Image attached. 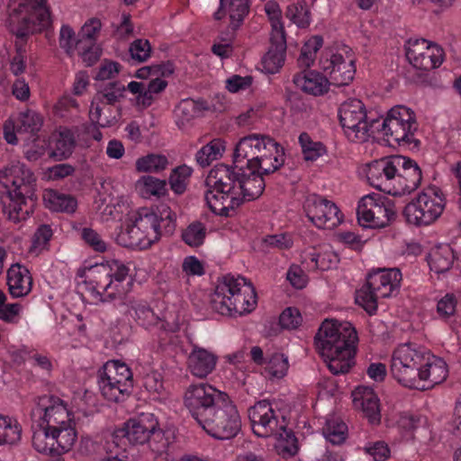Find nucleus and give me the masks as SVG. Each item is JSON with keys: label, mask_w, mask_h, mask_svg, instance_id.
I'll return each instance as SVG.
<instances>
[{"label": "nucleus", "mask_w": 461, "mask_h": 461, "mask_svg": "<svg viewBox=\"0 0 461 461\" xmlns=\"http://www.w3.org/2000/svg\"><path fill=\"white\" fill-rule=\"evenodd\" d=\"M59 41L60 48L68 54H71L75 49L80 50L83 45L81 39L77 41L74 30L67 24L61 26Z\"/></svg>", "instance_id": "obj_56"}, {"label": "nucleus", "mask_w": 461, "mask_h": 461, "mask_svg": "<svg viewBox=\"0 0 461 461\" xmlns=\"http://www.w3.org/2000/svg\"><path fill=\"white\" fill-rule=\"evenodd\" d=\"M323 40L321 36L314 35L309 38L302 47L297 59L301 68H308L313 65L318 50L321 48Z\"/></svg>", "instance_id": "obj_46"}, {"label": "nucleus", "mask_w": 461, "mask_h": 461, "mask_svg": "<svg viewBox=\"0 0 461 461\" xmlns=\"http://www.w3.org/2000/svg\"><path fill=\"white\" fill-rule=\"evenodd\" d=\"M372 126L382 132L386 140L392 144H410L414 140L418 129L415 113L404 105L391 108L384 119L374 120Z\"/></svg>", "instance_id": "obj_13"}, {"label": "nucleus", "mask_w": 461, "mask_h": 461, "mask_svg": "<svg viewBox=\"0 0 461 461\" xmlns=\"http://www.w3.org/2000/svg\"><path fill=\"white\" fill-rule=\"evenodd\" d=\"M97 385L105 400L122 402L133 387L132 372L125 363L109 360L97 372Z\"/></svg>", "instance_id": "obj_12"}, {"label": "nucleus", "mask_w": 461, "mask_h": 461, "mask_svg": "<svg viewBox=\"0 0 461 461\" xmlns=\"http://www.w3.org/2000/svg\"><path fill=\"white\" fill-rule=\"evenodd\" d=\"M227 396L207 383L194 384L185 390L184 403L198 423Z\"/></svg>", "instance_id": "obj_20"}, {"label": "nucleus", "mask_w": 461, "mask_h": 461, "mask_svg": "<svg viewBox=\"0 0 461 461\" xmlns=\"http://www.w3.org/2000/svg\"><path fill=\"white\" fill-rule=\"evenodd\" d=\"M390 370L400 384L418 390L433 388L448 375L444 359L414 343L401 344L393 350Z\"/></svg>", "instance_id": "obj_3"}, {"label": "nucleus", "mask_w": 461, "mask_h": 461, "mask_svg": "<svg viewBox=\"0 0 461 461\" xmlns=\"http://www.w3.org/2000/svg\"><path fill=\"white\" fill-rule=\"evenodd\" d=\"M135 189L145 199L151 196L159 197L166 193V181L151 176H143L136 182Z\"/></svg>", "instance_id": "obj_43"}, {"label": "nucleus", "mask_w": 461, "mask_h": 461, "mask_svg": "<svg viewBox=\"0 0 461 461\" xmlns=\"http://www.w3.org/2000/svg\"><path fill=\"white\" fill-rule=\"evenodd\" d=\"M338 261V256L332 251L327 250L319 253L315 249H312L304 254L303 264L309 270L326 271L336 267Z\"/></svg>", "instance_id": "obj_37"}, {"label": "nucleus", "mask_w": 461, "mask_h": 461, "mask_svg": "<svg viewBox=\"0 0 461 461\" xmlns=\"http://www.w3.org/2000/svg\"><path fill=\"white\" fill-rule=\"evenodd\" d=\"M264 9L271 23L270 35L285 34L279 5L275 1H268L265 4Z\"/></svg>", "instance_id": "obj_55"}, {"label": "nucleus", "mask_w": 461, "mask_h": 461, "mask_svg": "<svg viewBox=\"0 0 461 461\" xmlns=\"http://www.w3.org/2000/svg\"><path fill=\"white\" fill-rule=\"evenodd\" d=\"M7 285L13 297L27 295L32 285L29 270L20 265H13L7 271Z\"/></svg>", "instance_id": "obj_32"}, {"label": "nucleus", "mask_w": 461, "mask_h": 461, "mask_svg": "<svg viewBox=\"0 0 461 461\" xmlns=\"http://www.w3.org/2000/svg\"><path fill=\"white\" fill-rule=\"evenodd\" d=\"M364 452L374 461H385L390 457V448L384 441L368 442L363 447Z\"/></svg>", "instance_id": "obj_60"}, {"label": "nucleus", "mask_w": 461, "mask_h": 461, "mask_svg": "<svg viewBox=\"0 0 461 461\" xmlns=\"http://www.w3.org/2000/svg\"><path fill=\"white\" fill-rule=\"evenodd\" d=\"M14 12V10L12 11ZM7 23L10 32L15 36V54L11 59L10 69L15 76L23 74L26 68L27 41L31 34L41 32L51 23L47 20L46 11L41 9L39 21H29L28 16H20L11 13Z\"/></svg>", "instance_id": "obj_11"}, {"label": "nucleus", "mask_w": 461, "mask_h": 461, "mask_svg": "<svg viewBox=\"0 0 461 461\" xmlns=\"http://www.w3.org/2000/svg\"><path fill=\"white\" fill-rule=\"evenodd\" d=\"M128 450L133 445L149 443L152 452L168 460L171 453L170 431L158 429V420L151 412H141L129 419L122 428L116 429L111 435Z\"/></svg>", "instance_id": "obj_7"}, {"label": "nucleus", "mask_w": 461, "mask_h": 461, "mask_svg": "<svg viewBox=\"0 0 461 461\" xmlns=\"http://www.w3.org/2000/svg\"><path fill=\"white\" fill-rule=\"evenodd\" d=\"M210 303L219 314L237 317L254 311L258 300L253 285L246 278L225 275L218 278Z\"/></svg>", "instance_id": "obj_9"}, {"label": "nucleus", "mask_w": 461, "mask_h": 461, "mask_svg": "<svg viewBox=\"0 0 461 461\" xmlns=\"http://www.w3.org/2000/svg\"><path fill=\"white\" fill-rule=\"evenodd\" d=\"M401 160L397 156L374 160L365 167V174L370 185L396 196L397 171L401 168Z\"/></svg>", "instance_id": "obj_23"}, {"label": "nucleus", "mask_w": 461, "mask_h": 461, "mask_svg": "<svg viewBox=\"0 0 461 461\" xmlns=\"http://www.w3.org/2000/svg\"><path fill=\"white\" fill-rule=\"evenodd\" d=\"M43 201L47 208L58 212L72 213L77 207L73 195L54 189L44 191Z\"/></svg>", "instance_id": "obj_34"}, {"label": "nucleus", "mask_w": 461, "mask_h": 461, "mask_svg": "<svg viewBox=\"0 0 461 461\" xmlns=\"http://www.w3.org/2000/svg\"><path fill=\"white\" fill-rule=\"evenodd\" d=\"M302 321L303 318L299 310L294 307L285 309L279 317L281 327L287 330L296 329Z\"/></svg>", "instance_id": "obj_62"}, {"label": "nucleus", "mask_w": 461, "mask_h": 461, "mask_svg": "<svg viewBox=\"0 0 461 461\" xmlns=\"http://www.w3.org/2000/svg\"><path fill=\"white\" fill-rule=\"evenodd\" d=\"M358 337L350 322L325 320L315 337L318 353L333 375L348 373L355 364Z\"/></svg>", "instance_id": "obj_5"}, {"label": "nucleus", "mask_w": 461, "mask_h": 461, "mask_svg": "<svg viewBox=\"0 0 461 461\" xmlns=\"http://www.w3.org/2000/svg\"><path fill=\"white\" fill-rule=\"evenodd\" d=\"M129 54L132 64L145 62L151 55V45L146 39H136L130 45Z\"/></svg>", "instance_id": "obj_54"}, {"label": "nucleus", "mask_w": 461, "mask_h": 461, "mask_svg": "<svg viewBox=\"0 0 461 461\" xmlns=\"http://www.w3.org/2000/svg\"><path fill=\"white\" fill-rule=\"evenodd\" d=\"M293 82L304 93L315 96L327 93L330 85L326 76L315 70H303L294 75Z\"/></svg>", "instance_id": "obj_30"}, {"label": "nucleus", "mask_w": 461, "mask_h": 461, "mask_svg": "<svg viewBox=\"0 0 461 461\" xmlns=\"http://www.w3.org/2000/svg\"><path fill=\"white\" fill-rule=\"evenodd\" d=\"M405 49L408 60L417 68L429 70L438 68L443 62V50L425 39H410Z\"/></svg>", "instance_id": "obj_24"}, {"label": "nucleus", "mask_w": 461, "mask_h": 461, "mask_svg": "<svg viewBox=\"0 0 461 461\" xmlns=\"http://www.w3.org/2000/svg\"><path fill=\"white\" fill-rule=\"evenodd\" d=\"M127 264L120 260H112L106 265L91 267L86 276V287L94 297L103 303L122 297L131 290L132 277Z\"/></svg>", "instance_id": "obj_10"}, {"label": "nucleus", "mask_w": 461, "mask_h": 461, "mask_svg": "<svg viewBox=\"0 0 461 461\" xmlns=\"http://www.w3.org/2000/svg\"><path fill=\"white\" fill-rule=\"evenodd\" d=\"M22 426L14 418L0 414V446L14 445L21 439Z\"/></svg>", "instance_id": "obj_41"}, {"label": "nucleus", "mask_w": 461, "mask_h": 461, "mask_svg": "<svg viewBox=\"0 0 461 461\" xmlns=\"http://www.w3.org/2000/svg\"><path fill=\"white\" fill-rule=\"evenodd\" d=\"M226 5H228L230 26L235 30L249 13V0H220V7L214 13L216 20H221L225 15L223 9Z\"/></svg>", "instance_id": "obj_36"}, {"label": "nucleus", "mask_w": 461, "mask_h": 461, "mask_svg": "<svg viewBox=\"0 0 461 461\" xmlns=\"http://www.w3.org/2000/svg\"><path fill=\"white\" fill-rule=\"evenodd\" d=\"M303 211L309 221L319 229L332 230L344 220L335 203L315 194L305 198Z\"/></svg>", "instance_id": "obj_22"}, {"label": "nucleus", "mask_w": 461, "mask_h": 461, "mask_svg": "<svg viewBox=\"0 0 461 461\" xmlns=\"http://www.w3.org/2000/svg\"><path fill=\"white\" fill-rule=\"evenodd\" d=\"M205 236L206 229L203 224L199 221L189 224L182 231L181 235L183 241L190 247L201 246L204 241Z\"/></svg>", "instance_id": "obj_51"}, {"label": "nucleus", "mask_w": 461, "mask_h": 461, "mask_svg": "<svg viewBox=\"0 0 461 461\" xmlns=\"http://www.w3.org/2000/svg\"><path fill=\"white\" fill-rule=\"evenodd\" d=\"M188 324L183 322L181 330L186 343L189 344L190 352L187 355V368L190 373L197 378H206L211 375L217 365L218 356L212 350L192 344L191 338L187 333Z\"/></svg>", "instance_id": "obj_25"}, {"label": "nucleus", "mask_w": 461, "mask_h": 461, "mask_svg": "<svg viewBox=\"0 0 461 461\" xmlns=\"http://www.w3.org/2000/svg\"><path fill=\"white\" fill-rule=\"evenodd\" d=\"M172 211L161 204L157 211L141 207L127 214L116 241L119 245L131 249H149L163 234L173 233Z\"/></svg>", "instance_id": "obj_4"}, {"label": "nucleus", "mask_w": 461, "mask_h": 461, "mask_svg": "<svg viewBox=\"0 0 461 461\" xmlns=\"http://www.w3.org/2000/svg\"><path fill=\"white\" fill-rule=\"evenodd\" d=\"M42 117L36 111L27 109L11 117L4 124V137L7 143L16 144V134H30L34 136L41 130Z\"/></svg>", "instance_id": "obj_26"}, {"label": "nucleus", "mask_w": 461, "mask_h": 461, "mask_svg": "<svg viewBox=\"0 0 461 461\" xmlns=\"http://www.w3.org/2000/svg\"><path fill=\"white\" fill-rule=\"evenodd\" d=\"M340 125L346 137L353 142L366 141L375 126L367 122L366 111L359 99H348L339 109Z\"/></svg>", "instance_id": "obj_16"}, {"label": "nucleus", "mask_w": 461, "mask_h": 461, "mask_svg": "<svg viewBox=\"0 0 461 461\" xmlns=\"http://www.w3.org/2000/svg\"><path fill=\"white\" fill-rule=\"evenodd\" d=\"M299 142L306 160H316L325 152L323 145L321 142L313 141L305 132L300 134Z\"/></svg>", "instance_id": "obj_53"}, {"label": "nucleus", "mask_w": 461, "mask_h": 461, "mask_svg": "<svg viewBox=\"0 0 461 461\" xmlns=\"http://www.w3.org/2000/svg\"><path fill=\"white\" fill-rule=\"evenodd\" d=\"M453 260V251L446 245L437 248L430 253L429 264L430 269L436 273H444L451 267Z\"/></svg>", "instance_id": "obj_44"}, {"label": "nucleus", "mask_w": 461, "mask_h": 461, "mask_svg": "<svg viewBox=\"0 0 461 461\" xmlns=\"http://www.w3.org/2000/svg\"><path fill=\"white\" fill-rule=\"evenodd\" d=\"M353 404L368 421L378 424L381 420L380 403L376 393L369 386L360 385L352 392Z\"/></svg>", "instance_id": "obj_28"}, {"label": "nucleus", "mask_w": 461, "mask_h": 461, "mask_svg": "<svg viewBox=\"0 0 461 461\" xmlns=\"http://www.w3.org/2000/svg\"><path fill=\"white\" fill-rule=\"evenodd\" d=\"M76 135V145L80 148H90L94 142L99 143L103 133L95 124L82 125L72 128ZM96 149L101 150L100 145L96 144Z\"/></svg>", "instance_id": "obj_42"}, {"label": "nucleus", "mask_w": 461, "mask_h": 461, "mask_svg": "<svg viewBox=\"0 0 461 461\" xmlns=\"http://www.w3.org/2000/svg\"><path fill=\"white\" fill-rule=\"evenodd\" d=\"M17 14L20 16H28L29 21H39L41 16V9L46 11L47 20L50 21V14L45 0H18L12 3L7 7L8 18H11V13Z\"/></svg>", "instance_id": "obj_35"}, {"label": "nucleus", "mask_w": 461, "mask_h": 461, "mask_svg": "<svg viewBox=\"0 0 461 461\" xmlns=\"http://www.w3.org/2000/svg\"><path fill=\"white\" fill-rule=\"evenodd\" d=\"M286 17L300 28H306L311 23V15L304 0H297L287 6Z\"/></svg>", "instance_id": "obj_47"}, {"label": "nucleus", "mask_w": 461, "mask_h": 461, "mask_svg": "<svg viewBox=\"0 0 461 461\" xmlns=\"http://www.w3.org/2000/svg\"><path fill=\"white\" fill-rule=\"evenodd\" d=\"M356 57L348 46L326 53L320 60L321 69L329 76L330 85L348 86L356 73Z\"/></svg>", "instance_id": "obj_19"}, {"label": "nucleus", "mask_w": 461, "mask_h": 461, "mask_svg": "<svg viewBox=\"0 0 461 461\" xmlns=\"http://www.w3.org/2000/svg\"><path fill=\"white\" fill-rule=\"evenodd\" d=\"M286 279L295 289H303L308 283V277L298 265H292L286 273Z\"/></svg>", "instance_id": "obj_64"}, {"label": "nucleus", "mask_w": 461, "mask_h": 461, "mask_svg": "<svg viewBox=\"0 0 461 461\" xmlns=\"http://www.w3.org/2000/svg\"><path fill=\"white\" fill-rule=\"evenodd\" d=\"M348 431L347 425L337 418L327 420L323 428V435L332 444H340L346 439Z\"/></svg>", "instance_id": "obj_50"}, {"label": "nucleus", "mask_w": 461, "mask_h": 461, "mask_svg": "<svg viewBox=\"0 0 461 461\" xmlns=\"http://www.w3.org/2000/svg\"><path fill=\"white\" fill-rule=\"evenodd\" d=\"M285 50V34L270 35L269 50L262 59L263 68L267 73H276L283 67Z\"/></svg>", "instance_id": "obj_31"}, {"label": "nucleus", "mask_w": 461, "mask_h": 461, "mask_svg": "<svg viewBox=\"0 0 461 461\" xmlns=\"http://www.w3.org/2000/svg\"><path fill=\"white\" fill-rule=\"evenodd\" d=\"M127 312L136 323L145 330H157L161 345L173 343V328L166 317H158L149 303L142 299H133L127 306Z\"/></svg>", "instance_id": "obj_21"}, {"label": "nucleus", "mask_w": 461, "mask_h": 461, "mask_svg": "<svg viewBox=\"0 0 461 461\" xmlns=\"http://www.w3.org/2000/svg\"><path fill=\"white\" fill-rule=\"evenodd\" d=\"M34 183L33 173L20 161L0 173V198L8 220L20 222L32 212Z\"/></svg>", "instance_id": "obj_6"}, {"label": "nucleus", "mask_w": 461, "mask_h": 461, "mask_svg": "<svg viewBox=\"0 0 461 461\" xmlns=\"http://www.w3.org/2000/svg\"><path fill=\"white\" fill-rule=\"evenodd\" d=\"M401 160V168L397 171L396 196L408 194L420 185L422 174L418 164L406 157L397 156Z\"/></svg>", "instance_id": "obj_27"}, {"label": "nucleus", "mask_w": 461, "mask_h": 461, "mask_svg": "<svg viewBox=\"0 0 461 461\" xmlns=\"http://www.w3.org/2000/svg\"><path fill=\"white\" fill-rule=\"evenodd\" d=\"M193 174V168L185 164L175 167V194L185 192Z\"/></svg>", "instance_id": "obj_58"}, {"label": "nucleus", "mask_w": 461, "mask_h": 461, "mask_svg": "<svg viewBox=\"0 0 461 461\" xmlns=\"http://www.w3.org/2000/svg\"><path fill=\"white\" fill-rule=\"evenodd\" d=\"M272 437L276 439L274 447L278 456L289 458L297 454L299 449L297 438L291 430L287 429V427Z\"/></svg>", "instance_id": "obj_39"}, {"label": "nucleus", "mask_w": 461, "mask_h": 461, "mask_svg": "<svg viewBox=\"0 0 461 461\" xmlns=\"http://www.w3.org/2000/svg\"><path fill=\"white\" fill-rule=\"evenodd\" d=\"M248 414L252 430L258 437L270 438L287 427V421L275 402L259 401L249 409Z\"/></svg>", "instance_id": "obj_18"}, {"label": "nucleus", "mask_w": 461, "mask_h": 461, "mask_svg": "<svg viewBox=\"0 0 461 461\" xmlns=\"http://www.w3.org/2000/svg\"><path fill=\"white\" fill-rule=\"evenodd\" d=\"M225 150L224 141L221 139H214L203 146L196 153V161L202 167L209 166L212 161L221 158Z\"/></svg>", "instance_id": "obj_45"}, {"label": "nucleus", "mask_w": 461, "mask_h": 461, "mask_svg": "<svg viewBox=\"0 0 461 461\" xmlns=\"http://www.w3.org/2000/svg\"><path fill=\"white\" fill-rule=\"evenodd\" d=\"M121 117L119 105L108 104L93 100L90 110L91 120L102 128L113 126Z\"/></svg>", "instance_id": "obj_33"}, {"label": "nucleus", "mask_w": 461, "mask_h": 461, "mask_svg": "<svg viewBox=\"0 0 461 461\" xmlns=\"http://www.w3.org/2000/svg\"><path fill=\"white\" fill-rule=\"evenodd\" d=\"M445 206L441 190L436 185H429L405 206L403 213L409 223L427 226L440 217Z\"/></svg>", "instance_id": "obj_14"}, {"label": "nucleus", "mask_w": 461, "mask_h": 461, "mask_svg": "<svg viewBox=\"0 0 461 461\" xmlns=\"http://www.w3.org/2000/svg\"><path fill=\"white\" fill-rule=\"evenodd\" d=\"M31 420L32 443L37 452L60 456L72 449L77 433L74 415L64 400L51 394L36 398Z\"/></svg>", "instance_id": "obj_1"}, {"label": "nucleus", "mask_w": 461, "mask_h": 461, "mask_svg": "<svg viewBox=\"0 0 461 461\" xmlns=\"http://www.w3.org/2000/svg\"><path fill=\"white\" fill-rule=\"evenodd\" d=\"M260 171H247L218 164L206 177L205 201L215 214L230 216L245 201L258 199L265 190Z\"/></svg>", "instance_id": "obj_2"}, {"label": "nucleus", "mask_w": 461, "mask_h": 461, "mask_svg": "<svg viewBox=\"0 0 461 461\" xmlns=\"http://www.w3.org/2000/svg\"><path fill=\"white\" fill-rule=\"evenodd\" d=\"M198 424L210 436L225 440L232 438L238 434L241 427V420L236 406L227 396Z\"/></svg>", "instance_id": "obj_15"}, {"label": "nucleus", "mask_w": 461, "mask_h": 461, "mask_svg": "<svg viewBox=\"0 0 461 461\" xmlns=\"http://www.w3.org/2000/svg\"><path fill=\"white\" fill-rule=\"evenodd\" d=\"M285 162L284 149L272 138L251 134L243 137L234 151L235 168L257 169L266 175L277 170Z\"/></svg>", "instance_id": "obj_8"}, {"label": "nucleus", "mask_w": 461, "mask_h": 461, "mask_svg": "<svg viewBox=\"0 0 461 461\" xmlns=\"http://www.w3.org/2000/svg\"><path fill=\"white\" fill-rule=\"evenodd\" d=\"M102 28L101 21L97 18H91L87 20L80 31V37L83 41L86 43H95V41L100 33Z\"/></svg>", "instance_id": "obj_61"}, {"label": "nucleus", "mask_w": 461, "mask_h": 461, "mask_svg": "<svg viewBox=\"0 0 461 461\" xmlns=\"http://www.w3.org/2000/svg\"><path fill=\"white\" fill-rule=\"evenodd\" d=\"M125 91L126 87L122 83L111 81L104 86L103 90L94 99L108 104L117 105L124 97Z\"/></svg>", "instance_id": "obj_48"}, {"label": "nucleus", "mask_w": 461, "mask_h": 461, "mask_svg": "<svg viewBox=\"0 0 461 461\" xmlns=\"http://www.w3.org/2000/svg\"><path fill=\"white\" fill-rule=\"evenodd\" d=\"M253 83L251 76L232 75L225 80V88L232 94L249 89Z\"/></svg>", "instance_id": "obj_63"}, {"label": "nucleus", "mask_w": 461, "mask_h": 461, "mask_svg": "<svg viewBox=\"0 0 461 461\" xmlns=\"http://www.w3.org/2000/svg\"><path fill=\"white\" fill-rule=\"evenodd\" d=\"M76 135L72 128H60L55 142L53 155L59 159L68 158L74 151Z\"/></svg>", "instance_id": "obj_40"}, {"label": "nucleus", "mask_w": 461, "mask_h": 461, "mask_svg": "<svg viewBox=\"0 0 461 461\" xmlns=\"http://www.w3.org/2000/svg\"><path fill=\"white\" fill-rule=\"evenodd\" d=\"M381 298L376 291L371 288L368 281L356 294V303L369 314H374L377 310V300Z\"/></svg>", "instance_id": "obj_49"}, {"label": "nucleus", "mask_w": 461, "mask_h": 461, "mask_svg": "<svg viewBox=\"0 0 461 461\" xmlns=\"http://www.w3.org/2000/svg\"><path fill=\"white\" fill-rule=\"evenodd\" d=\"M289 369L288 357L281 353H274L267 357L262 374L270 380L282 379Z\"/></svg>", "instance_id": "obj_38"}, {"label": "nucleus", "mask_w": 461, "mask_h": 461, "mask_svg": "<svg viewBox=\"0 0 461 461\" xmlns=\"http://www.w3.org/2000/svg\"><path fill=\"white\" fill-rule=\"evenodd\" d=\"M167 164V159L165 156L158 154H149L137 159L136 169L139 172H158L164 169Z\"/></svg>", "instance_id": "obj_52"}, {"label": "nucleus", "mask_w": 461, "mask_h": 461, "mask_svg": "<svg viewBox=\"0 0 461 461\" xmlns=\"http://www.w3.org/2000/svg\"><path fill=\"white\" fill-rule=\"evenodd\" d=\"M103 447L106 452V456L103 461H124L128 457V449L126 447H121V444L112 437H109V438L105 440Z\"/></svg>", "instance_id": "obj_57"}, {"label": "nucleus", "mask_w": 461, "mask_h": 461, "mask_svg": "<svg viewBox=\"0 0 461 461\" xmlns=\"http://www.w3.org/2000/svg\"><path fill=\"white\" fill-rule=\"evenodd\" d=\"M357 221L364 228L380 229L390 224L395 215L394 206L387 198L376 194L363 196L357 208Z\"/></svg>", "instance_id": "obj_17"}, {"label": "nucleus", "mask_w": 461, "mask_h": 461, "mask_svg": "<svg viewBox=\"0 0 461 461\" xmlns=\"http://www.w3.org/2000/svg\"><path fill=\"white\" fill-rule=\"evenodd\" d=\"M81 238L85 243L95 252L103 253L107 249L106 242L98 232L91 228H83L81 230Z\"/></svg>", "instance_id": "obj_59"}, {"label": "nucleus", "mask_w": 461, "mask_h": 461, "mask_svg": "<svg viewBox=\"0 0 461 461\" xmlns=\"http://www.w3.org/2000/svg\"><path fill=\"white\" fill-rule=\"evenodd\" d=\"M402 280V274L396 268L379 269L369 275L367 281L371 288L376 291L382 298L389 297L398 289Z\"/></svg>", "instance_id": "obj_29"}]
</instances>
